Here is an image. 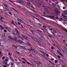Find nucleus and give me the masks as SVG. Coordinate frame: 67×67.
I'll list each match as a JSON object with an SVG mask.
<instances>
[{"label":"nucleus","instance_id":"nucleus-37","mask_svg":"<svg viewBox=\"0 0 67 67\" xmlns=\"http://www.w3.org/2000/svg\"><path fill=\"white\" fill-rule=\"evenodd\" d=\"M27 3L28 4H29V5H31V4L30 3L27 2Z\"/></svg>","mask_w":67,"mask_h":67},{"label":"nucleus","instance_id":"nucleus-51","mask_svg":"<svg viewBox=\"0 0 67 67\" xmlns=\"http://www.w3.org/2000/svg\"><path fill=\"white\" fill-rule=\"evenodd\" d=\"M64 31H65V32H66V33H67V30H66V29H65Z\"/></svg>","mask_w":67,"mask_h":67},{"label":"nucleus","instance_id":"nucleus-31","mask_svg":"<svg viewBox=\"0 0 67 67\" xmlns=\"http://www.w3.org/2000/svg\"><path fill=\"white\" fill-rule=\"evenodd\" d=\"M18 24H19V25H21V23H20V22H18Z\"/></svg>","mask_w":67,"mask_h":67},{"label":"nucleus","instance_id":"nucleus-57","mask_svg":"<svg viewBox=\"0 0 67 67\" xmlns=\"http://www.w3.org/2000/svg\"><path fill=\"white\" fill-rule=\"evenodd\" d=\"M62 51L63 52V53H65V51H64V50H62Z\"/></svg>","mask_w":67,"mask_h":67},{"label":"nucleus","instance_id":"nucleus-36","mask_svg":"<svg viewBox=\"0 0 67 67\" xmlns=\"http://www.w3.org/2000/svg\"><path fill=\"white\" fill-rule=\"evenodd\" d=\"M43 27H44V28H46V27L44 25H43Z\"/></svg>","mask_w":67,"mask_h":67},{"label":"nucleus","instance_id":"nucleus-25","mask_svg":"<svg viewBox=\"0 0 67 67\" xmlns=\"http://www.w3.org/2000/svg\"><path fill=\"white\" fill-rule=\"evenodd\" d=\"M9 38H10V39H11V40H13V38L11 37H9Z\"/></svg>","mask_w":67,"mask_h":67},{"label":"nucleus","instance_id":"nucleus-42","mask_svg":"<svg viewBox=\"0 0 67 67\" xmlns=\"http://www.w3.org/2000/svg\"><path fill=\"white\" fill-rule=\"evenodd\" d=\"M13 34H14V35H16V34L14 33V32H13Z\"/></svg>","mask_w":67,"mask_h":67},{"label":"nucleus","instance_id":"nucleus-14","mask_svg":"<svg viewBox=\"0 0 67 67\" xmlns=\"http://www.w3.org/2000/svg\"><path fill=\"white\" fill-rule=\"evenodd\" d=\"M5 37V36L4 35H2V38H4Z\"/></svg>","mask_w":67,"mask_h":67},{"label":"nucleus","instance_id":"nucleus-24","mask_svg":"<svg viewBox=\"0 0 67 67\" xmlns=\"http://www.w3.org/2000/svg\"><path fill=\"white\" fill-rule=\"evenodd\" d=\"M4 10H5V11H7V10H8V9H7V8H4Z\"/></svg>","mask_w":67,"mask_h":67},{"label":"nucleus","instance_id":"nucleus-23","mask_svg":"<svg viewBox=\"0 0 67 67\" xmlns=\"http://www.w3.org/2000/svg\"><path fill=\"white\" fill-rule=\"evenodd\" d=\"M13 40H14V41H16V38H13Z\"/></svg>","mask_w":67,"mask_h":67},{"label":"nucleus","instance_id":"nucleus-3","mask_svg":"<svg viewBox=\"0 0 67 67\" xmlns=\"http://www.w3.org/2000/svg\"><path fill=\"white\" fill-rule=\"evenodd\" d=\"M15 31L16 32L17 34H18V35H20V32H19V31H18V30L17 28L15 29Z\"/></svg>","mask_w":67,"mask_h":67},{"label":"nucleus","instance_id":"nucleus-32","mask_svg":"<svg viewBox=\"0 0 67 67\" xmlns=\"http://www.w3.org/2000/svg\"><path fill=\"white\" fill-rule=\"evenodd\" d=\"M53 35H54V36H55V34L54 33V32H52Z\"/></svg>","mask_w":67,"mask_h":67},{"label":"nucleus","instance_id":"nucleus-5","mask_svg":"<svg viewBox=\"0 0 67 67\" xmlns=\"http://www.w3.org/2000/svg\"><path fill=\"white\" fill-rule=\"evenodd\" d=\"M22 36L23 38H24L26 40H27V37H26V36L23 35H22Z\"/></svg>","mask_w":67,"mask_h":67},{"label":"nucleus","instance_id":"nucleus-27","mask_svg":"<svg viewBox=\"0 0 67 67\" xmlns=\"http://www.w3.org/2000/svg\"><path fill=\"white\" fill-rule=\"evenodd\" d=\"M59 21H61V20H62V21H63V19L62 18H60Z\"/></svg>","mask_w":67,"mask_h":67},{"label":"nucleus","instance_id":"nucleus-54","mask_svg":"<svg viewBox=\"0 0 67 67\" xmlns=\"http://www.w3.org/2000/svg\"><path fill=\"white\" fill-rule=\"evenodd\" d=\"M54 60V59L53 58H52L51 59L52 60Z\"/></svg>","mask_w":67,"mask_h":67},{"label":"nucleus","instance_id":"nucleus-8","mask_svg":"<svg viewBox=\"0 0 67 67\" xmlns=\"http://www.w3.org/2000/svg\"><path fill=\"white\" fill-rule=\"evenodd\" d=\"M48 18H51V19H54V18H55V16H48Z\"/></svg>","mask_w":67,"mask_h":67},{"label":"nucleus","instance_id":"nucleus-39","mask_svg":"<svg viewBox=\"0 0 67 67\" xmlns=\"http://www.w3.org/2000/svg\"><path fill=\"white\" fill-rule=\"evenodd\" d=\"M55 63H57V60H55Z\"/></svg>","mask_w":67,"mask_h":67},{"label":"nucleus","instance_id":"nucleus-20","mask_svg":"<svg viewBox=\"0 0 67 67\" xmlns=\"http://www.w3.org/2000/svg\"><path fill=\"white\" fill-rule=\"evenodd\" d=\"M34 51V52H35L36 50L34 48H33L32 50V51Z\"/></svg>","mask_w":67,"mask_h":67},{"label":"nucleus","instance_id":"nucleus-12","mask_svg":"<svg viewBox=\"0 0 67 67\" xmlns=\"http://www.w3.org/2000/svg\"><path fill=\"white\" fill-rule=\"evenodd\" d=\"M17 37L18 38H22V37H21V36H18Z\"/></svg>","mask_w":67,"mask_h":67},{"label":"nucleus","instance_id":"nucleus-40","mask_svg":"<svg viewBox=\"0 0 67 67\" xmlns=\"http://www.w3.org/2000/svg\"><path fill=\"white\" fill-rule=\"evenodd\" d=\"M57 57L59 58H60V57L59 56V55H57Z\"/></svg>","mask_w":67,"mask_h":67},{"label":"nucleus","instance_id":"nucleus-50","mask_svg":"<svg viewBox=\"0 0 67 67\" xmlns=\"http://www.w3.org/2000/svg\"><path fill=\"white\" fill-rule=\"evenodd\" d=\"M55 3H56V4H58V2H56Z\"/></svg>","mask_w":67,"mask_h":67},{"label":"nucleus","instance_id":"nucleus-56","mask_svg":"<svg viewBox=\"0 0 67 67\" xmlns=\"http://www.w3.org/2000/svg\"><path fill=\"white\" fill-rule=\"evenodd\" d=\"M7 30H9V27H7Z\"/></svg>","mask_w":67,"mask_h":67},{"label":"nucleus","instance_id":"nucleus-13","mask_svg":"<svg viewBox=\"0 0 67 67\" xmlns=\"http://www.w3.org/2000/svg\"><path fill=\"white\" fill-rule=\"evenodd\" d=\"M62 29V30H63V31H65L66 29H65V28L63 27H61Z\"/></svg>","mask_w":67,"mask_h":67},{"label":"nucleus","instance_id":"nucleus-52","mask_svg":"<svg viewBox=\"0 0 67 67\" xmlns=\"http://www.w3.org/2000/svg\"><path fill=\"white\" fill-rule=\"evenodd\" d=\"M19 61H20V62H22V61L20 59Z\"/></svg>","mask_w":67,"mask_h":67},{"label":"nucleus","instance_id":"nucleus-64","mask_svg":"<svg viewBox=\"0 0 67 67\" xmlns=\"http://www.w3.org/2000/svg\"><path fill=\"white\" fill-rule=\"evenodd\" d=\"M65 46H67V44H65Z\"/></svg>","mask_w":67,"mask_h":67},{"label":"nucleus","instance_id":"nucleus-1","mask_svg":"<svg viewBox=\"0 0 67 67\" xmlns=\"http://www.w3.org/2000/svg\"><path fill=\"white\" fill-rule=\"evenodd\" d=\"M27 35L29 36H30V37H31V38H32V39H33V40H34L35 41V42H37V41H38V40H37L36 39V38H35L31 36V35H30L29 34H27Z\"/></svg>","mask_w":67,"mask_h":67},{"label":"nucleus","instance_id":"nucleus-55","mask_svg":"<svg viewBox=\"0 0 67 67\" xmlns=\"http://www.w3.org/2000/svg\"><path fill=\"white\" fill-rule=\"evenodd\" d=\"M19 1H20V2H22V1L21 0H18Z\"/></svg>","mask_w":67,"mask_h":67},{"label":"nucleus","instance_id":"nucleus-58","mask_svg":"<svg viewBox=\"0 0 67 67\" xmlns=\"http://www.w3.org/2000/svg\"><path fill=\"white\" fill-rule=\"evenodd\" d=\"M5 65H7V62H5Z\"/></svg>","mask_w":67,"mask_h":67},{"label":"nucleus","instance_id":"nucleus-61","mask_svg":"<svg viewBox=\"0 0 67 67\" xmlns=\"http://www.w3.org/2000/svg\"><path fill=\"white\" fill-rule=\"evenodd\" d=\"M12 46H13V47H15V45H14V44H13V45H12Z\"/></svg>","mask_w":67,"mask_h":67},{"label":"nucleus","instance_id":"nucleus-2","mask_svg":"<svg viewBox=\"0 0 67 67\" xmlns=\"http://www.w3.org/2000/svg\"><path fill=\"white\" fill-rule=\"evenodd\" d=\"M22 59H23V60H25V61L26 63H27V64H28L29 65H32L30 63L27 62V60H26V59H25V58H22Z\"/></svg>","mask_w":67,"mask_h":67},{"label":"nucleus","instance_id":"nucleus-30","mask_svg":"<svg viewBox=\"0 0 67 67\" xmlns=\"http://www.w3.org/2000/svg\"><path fill=\"white\" fill-rule=\"evenodd\" d=\"M31 32L32 33V34H34V32L33 30L31 31Z\"/></svg>","mask_w":67,"mask_h":67},{"label":"nucleus","instance_id":"nucleus-49","mask_svg":"<svg viewBox=\"0 0 67 67\" xmlns=\"http://www.w3.org/2000/svg\"><path fill=\"white\" fill-rule=\"evenodd\" d=\"M49 61V62H50V63H51V64L52 65V64H53V63L51 62L50 61Z\"/></svg>","mask_w":67,"mask_h":67},{"label":"nucleus","instance_id":"nucleus-22","mask_svg":"<svg viewBox=\"0 0 67 67\" xmlns=\"http://www.w3.org/2000/svg\"><path fill=\"white\" fill-rule=\"evenodd\" d=\"M43 54L44 55H45V56H46V54L45 52L43 53Z\"/></svg>","mask_w":67,"mask_h":67},{"label":"nucleus","instance_id":"nucleus-26","mask_svg":"<svg viewBox=\"0 0 67 67\" xmlns=\"http://www.w3.org/2000/svg\"><path fill=\"white\" fill-rule=\"evenodd\" d=\"M57 52L58 54H60V52H59V51H57Z\"/></svg>","mask_w":67,"mask_h":67},{"label":"nucleus","instance_id":"nucleus-15","mask_svg":"<svg viewBox=\"0 0 67 67\" xmlns=\"http://www.w3.org/2000/svg\"><path fill=\"white\" fill-rule=\"evenodd\" d=\"M32 63V64L34 66H36V64H35V63Z\"/></svg>","mask_w":67,"mask_h":67},{"label":"nucleus","instance_id":"nucleus-44","mask_svg":"<svg viewBox=\"0 0 67 67\" xmlns=\"http://www.w3.org/2000/svg\"><path fill=\"white\" fill-rule=\"evenodd\" d=\"M34 1V0H30V1L31 2H33Z\"/></svg>","mask_w":67,"mask_h":67},{"label":"nucleus","instance_id":"nucleus-46","mask_svg":"<svg viewBox=\"0 0 67 67\" xmlns=\"http://www.w3.org/2000/svg\"><path fill=\"white\" fill-rule=\"evenodd\" d=\"M5 60L6 61V62H8V60L7 59H6Z\"/></svg>","mask_w":67,"mask_h":67},{"label":"nucleus","instance_id":"nucleus-59","mask_svg":"<svg viewBox=\"0 0 67 67\" xmlns=\"http://www.w3.org/2000/svg\"><path fill=\"white\" fill-rule=\"evenodd\" d=\"M41 18H42V19H43V20H44V19H43V17H41Z\"/></svg>","mask_w":67,"mask_h":67},{"label":"nucleus","instance_id":"nucleus-43","mask_svg":"<svg viewBox=\"0 0 67 67\" xmlns=\"http://www.w3.org/2000/svg\"><path fill=\"white\" fill-rule=\"evenodd\" d=\"M38 25H40V26H41V25H42L40 23H38Z\"/></svg>","mask_w":67,"mask_h":67},{"label":"nucleus","instance_id":"nucleus-60","mask_svg":"<svg viewBox=\"0 0 67 67\" xmlns=\"http://www.w3.org/2000/svg\"><path fill=\"white\" fill-rule=\"evenodd\" d=\"M1 54H2V52H0V55H1Z\"/></svg>","mask_w":67,"mask_h":67},{"label":"nucleus","instance_id":"nucleus-63","mask_svg":"<svg viewBox=\"0 0 67 67\" xmlns=\"http://www.w3.org/2000/svg\"><path fill=\"white\" fill-rule=\"evenodd\" d=\"M50 30H53V29H50Z\"/></svg>","mask_w":67,"mask_h":67},{"label":"nucleus","instance_id":"nucleus-11","mask_svg":"<svg viewBox=\"0 0 67 67\" xmlns=\"http://www.w3.org/2000/svg\"><path fill=\"white\" fill-rule=\"evenodd\" d=\"M31 48V49H28V51H32V49H33L34 48Z\"/></svg>","mask_w":67,"mask_h":67},{"label":"nucleus","instance_id":"nucleus-41","mask_svg":"<svg viewBox=\"0 0 67 67\" xmlns=\"http://www.w3.org/2000/svg\"><path fill=\"white\" fill-rule=\"evenodd\" d=\"M0 21H1L2 22H4V21L2 20V19H1Z\"/></svg>","mask_w":67,"mask_h":67},{"label":"nucleus","instance_id":"nucleus-28","mask_svg":"<svg viewBox=\"0 0 67 67\" xmlns=\"http://www.w3.org/2000/svg\"><path fill=\"white\" fill-rule=\"evenodd\" d=\"M59 55H60L61 56H63V54H61V53H60L59 54Z\"/></svg>","mask_w":67,"mask_h":67},{"label":"nucleus","instance_id":"nucleus-16","mask_svg":"<svg viewBox=\"0 0 67 67\" xmlns=\"http://www.w3.org/2000/svg\"><path fill=\"white\" fill-rule=\"evenodd\" d=\"M37 63L38 64H41V62H38V61H37Z\"/></svg>","mask_w":67,"mask_h":67},{"label":"nucleus","instance_id":"nucleus-33","mask_svg":"<svg viewBox=\"0 0 67 67\" xmlns=\"http://www.w3.org/2000/svg\"><path fill=\"white\" fill-rule=\"evenodd\" d=\"M4 58H5V57L3 56L2 58V59H4Z\"/></svg>","mask_w":67,"mask_h":67},{"label":"nucleus","instance_id":"nucleus-21","mask_svg":"<svg viewBox=\"0 0 67 67\" xmlns=\"http://www.w3.org/2000/svg\"><path fill=\"white\" fill-rule=\"evenodd\" d=\"M9 51H8V50L6 49L5 50V52L6 53H8V52Z\"/></svg>","mask_w":67,"mask_h":67},{"label":"nucleus","instance_id":"nucleus-6","mask_svg":"<svg viewBox=\"0 0 67 67\" xmlns=\"http://www.w3.org/2000/svg\"><path fill=\"white\" fill-rule=\"evenodd\" d=\"M60 12H60V11H58H58L55 12V14H59Z\"/></svg>","mask_w":67,"mask_h":67},{"label":"nucleus","instance_id":"nucleus-9","mask_svg":"<svg viewBox=\"0 0 67 67\" xmlns=\"http://www.w3.org/2000/svg\"><path fill=\"white\" fill-rule=\"evenodd\" d=\"M58 11V9L57 8L55 9L54 10V11L55 12H56Z\"/></svg>","mask_w":67,"mask_h":67},{"label":"nucleus","instance_id":"nucleus-19","mask_svg":"<svg viewBox=\"0 0 67 67\" xmlns=\"http://www.w3.org/2000/svg\"><path fill=\"white\" fill-rule=\"evenodd\" d=\"M10 58L13 61V58H12V57H10Z\"/></svg>","mask_w":67,"mask_h":67},{"label":"nucleus","instance_id":"nucleus-4","mask_svg":"<svg viewBox=\"0 0 67 67\" xmlns=\"http://www.w3.org/2000/svg\"><path fill=\"white\" fill-rule=\"evenodd\" d=\"M38 5H39V7H40L42 5V3L40 1L38 2Z\"/></svg>","mask_w":67,"mask_h":67},{"label":"nucleus","instance_id":"nucleus-48","mask_svg":"<svg viewBox=\"0 0 67 67\" xmlns=\"http://www.w3.org/2000/svg\"><path fill=\"white\" fill-rule=\"evenodd\" d=\"M60 61H61V62H64V61H63V60H61Z\"/></svg>","mask_w":67,"mask_h":67},{"label":"nucleus","instance_id":"nucleus-29","mask_svg":"<svg viewBox=\"0 0 67 67\" xmlns=\"http://www.w3.org/2000/svg\"><path fill=\"white\" fill-rule=\"evenodd\" d=\"M4 32H5L6 33L7 32V30L5 29L4 30Z\"/></svg>","mask_w":67,"mask_h":67},{"label":"nucleus","instance_id":"nucleus-38","mask_svg":"<svg viewBox=\"0 0 67 67\" xmlns=\"http://www.w3.org/2000/svg\"><path fill=\"white\" fill-rule=\"evenodd\" d=\"M34 17V18H35L36 19H37V20H39V19H38V18H37L35 17Z\"/></svg>","mask_w":67,"mask_h":67},{"label":"nucleus","instance_id":"nucleus-34","mask_svg":"<svg viewBox=\"0 0 67 67\" xmlns=\"http://www.w3.org/2000/svg\"><path fill=\"white\" fill-rule=\"evenodd\" d=\"M53 32L54 33H57V32H56V30H53Z\"/></svg>","mask_w":67,"mask_h":67},{"label":"nucleus","instance_id":"nucleus-18","mask_svg":"<svg viewBox=\"0 0 67 67\" xmlns=\"http://www.w3.org/2000/svg\"><path fill=\"white\" fill-rule=\"evenodd\" d=\"M52 5L54 6V7H56V4L55 3H53Z\"/></svg>","mask_w":67,"mask_h":67},{"label":"nucleus","instance_id":"nucleus-45","mask_svg":"<svg viewBox=\"0 0 67 67\" xmlns=\"http://www.w3.org/2000/svg\"><path fill=\"white\" fill-rule=\"evenodd\" d=\"M17 20L19 22H20V20L19 19H17Z\"/></svg>","mask_w":67,"mask_h":67},{"label":"nucleus","instance_id":"nucleus-53","mask_svg":"<svg viewBox=\"0 0 67 67\" xmlns=\"http://www.w3.org/2000/svg\"><path fill=\"white\" fill-rule=\"evenodd\" d=\"M22 62L23 63H24V64H25V62H24V61H22Z\"/></svg>","mask_w":67,"mask_h":67},{"label":"nucleus","instance_id":"nucleus-17","mask_svg":"<svg viewBox=\"0 0 67 67\" xmlns=\"http://www.w3.org/2000/svg\"><path fill=\"white\" fill-rule=\"evenodd\" d=\"M4 29V27H2L1 28V30H2H2H3V29Z\"/></svg>","mask_w":67,"mask_h":67},{"label":"nucleus","instance_id":"nucleus-35","mask_svg":"<svg viewBox=\"0 0 67 67\" xmlns=\"http://www.w3.org/2000/svg\"><path fill=\"white\" fill-rule=\"evenodd\" d=\"M3 67H7V66L5 65H4L3 66Z\"/></svg>","mask_w":67,"mask_h":67},{"label":"nucleus","instance_id":"nucleus-7","mask_svg":"<svg viewBox=\"0 0 67 67\" xmlns=\"http://www.w3.org/2000/svg\"><path fill=\"white\" fill-rule=\"evenodd\" d=\"M16 42H18L20 43H23V41L20 40H18Z\"/></svg>","mask_w":67,"mask_h":67},{"label":"nucleus","instance_id":"nucleus-10","mask_svg":"<svg viewBox=\"0 0 67 67\" xmlns=\"http://www.w3.org/2000/svg\"><path fill=\"white\" fill-rule=\"evenodd\" d=\"M64 13L65 14H67V12L66 11H64Z\"/></svg>","mask_w":67,"mask_h":67},{"label":"nucleus","instance_id":"nucleus-47","mask_svg":"<svg viewBox=\"0 0 67 67\" xmlns=\"http://www.w3.org/2000/svg\"><path fill=\"white\" fill-rule=\"evenodd\" d=\"M46 55H47V57H48V56H49V55H48V54H46Z\"/></svg>","mask_w":67,"mask_h":67},{"label":"nucleus","instance_id":"nucleus-62","mask_svg":"<svg viewBox=\"0 0 67 67\" xmlns=\"http://www.w3.org/2000/svg\"><path fill=\"white\" fill-rule=\"evenodd\" d=\"M1 19H3V17H1Z\"/></svg>","mask_w":67,"mask_h":67}]
</instances>
